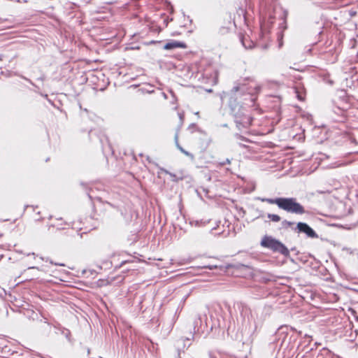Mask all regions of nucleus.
<instances>
[{"label":"nucleus","instance_id":"nucleus-23","mask_svg":"<svg viewBox=\"0 0 358 358\" xmlns=\"http://www.w3.org/2000/svg\"><path fill=\"white\" fill-rule=\"evenodd\" d=\"M50 264H53V262L52 261H50ZM54 264L55 265H59V266H64V264H57V263H54Z\"/></svg>","mask_w":358,"mask_h":358},{"label":"nucleus","instance_id":"nucleus-22","mask_svg":"<svg viewBox=\"0 0 358 358\" xmlns=\"http://www.w3.org/2000/svg\"><path fill=\"white\" fill-rule=\"evenodd\" d=\"M208 355L210 358H215L212 352H209Z\"/></svg>","mask_w":358,"mask_h":358},{"label":"nucleus","instance_id":"nucleus-20","mask_svg":"<svg viewBox=\"0 0 358 358\" xmlns=\"http://www.w3.org/2000/svg\"><path fill=\"white\" fill-rule=\"evenodd\" d=\"M206 268H208L209 269L213 270L214 268H216L217 266H215V265H209V266H206Z\"/></svg>","mask_w":358,"mask_h":358},{"label":"nucleus","instance_id":"nucleus-14","mask_svg":"<svg viewBox=\"0 0 358 358\" xmlns=\"http://www.w3.org/2000/svg\"><path fill=\"white\" fill-rule=\"evenodd\" d=\"M294 223L293 222L287 221V220H285L282 221L281 226H282V229H287L289 227H292V225H294Z\"/></svg>","mask_w":358,"mask_h":358},{"label":"nucleus","instance_id":"nucleus-3","mask_svg":"<svg viewBox=\"0 0 358 358\" xmlns=\"http://www.w3.org/2000/svg\"><path fill=\"white\" fill-rule=\"evenodd\" d=\"M260 245L262 248H267L273 252L280 253L285 257L289 255L288 248L280 241L271 236L265 235L262 238Z\"/></svg>","mask_w":358,"mask_h":358},{"label":"nucleus","instance_id":"nucleus-9","mask_svg":"<svg viewBox=\"0 0 358 358\" xmlns=\"http://www.w3.org/2000/svg\"><path fill=\"white\" fill-rule=\"evenodd\" d=\"M161 171L162 172L165 173L166 174L169 175L171 177V178H172L171 179L172 181H173V182H178L179 180H182L183 178H184V176H183L182 173H181V176H178L176 174L169 171L168 170H166L165 169L162 168Z\"/></svg>","mask_w":358,"mask_h":358},{"label":"nucleus","instance_id":"nucleus-8","mask_svg":"<svg viewBox=\"0 0 358 358\" xmlns=\"http://www.w3.org/2000/svg\"><path fill=\"white\" fill-rule=\"evenodd\" d=\"M331 105H332L331 107V111L336 115H337L338 117H343L344 115V113H345L344 108L340 106L336 105V103L334 101H332Z\"/></svg>","mask_w":358,"mask_h":358},{"label":"nucleus","instance_id":"nucleus-5","mask_svg":"<svg viewBox=\"0 0 358 358\" xmlns=\"http://www.w3.org/2000/svg\"><path fill=\"white\" fill-rule=\"evenodd\" d=\"M241 315L243 316L244 322H245V317H248V323L250 325L249 329H248V334H250L251 336H252L257 331V327L255 322H254L253 327H252V325H251V320L249 317L250 315L249 308H248V307H246V306H242L241 310Z\"/></svg>","mask_w":358,"mask_h":358},{"label":"nucleus","instance_id":"nucleus-12","mask_svg":"<svg viewBox=\"0 0 358 358\" xmlns=\"http://www.w3.org/2000/svg\"><path fill=\"white\" fill-rule=\"evenodd\" d=\"M241 43L245 49H252L254 47V43L245 37L241 38Z\"/></svg>","mask_w":358,"mask_h":358},{"label":"nucleus","instance_id":"nucleus-4","mask_svg":"<svg viewBox=\"0 0 358 358\" xmlns=\"http://www.w3.org/2000/svg\"><path fill=\"white\" fill-rule=\"evenodd\" d=\"M293 230L296 233L306 234L308 238H318L317 234L306 222H298L296 227H294Z\"/></svg>","mask_w":358,"mask_h":358},{"label":"nucleus","instance_id":"nucleus-26","mask_svg":"<svg viewBox=\"0 0 358 358\" xmlns=\"http://www.w3.org/2000/svg\"><path fill=\"white\" fill-rule=\"evenodd\" d=\"M162 94H163V96H164L165 99H167V96H166V94L164 92H163V93H162Z\"/></svg>","mask_w":358,"mask_h":358},{"label":"nucleus","instance_id":"nucleus-10","mask_svg":"<svg viewBox=\"0 0 358 358\" xmlns=\"http://www.w3.org/2000/svg\"><path fill=\"white\" fill-rule=\"evenodd\" d=\"M294 92L299 100L303 101L305 99V92L303 90V87L296 86L294 87Z\"/></svg>","mask_w":358,"mask_h":358},{"label":"nucleus","instance_id":"nucleus-2","mask_svg":"<svg viewBox=\"0 0 358 358\" xmlns=\"http://www.w3.org/2000/svg\"><path fill=\"white\" fill-rule=\"evenodd\" d=\"M261 201L269 204H275L279 208L289 213L303 215L306 213L303 206L293 197L263 198Z\"/></svg>","mask_w":358,"mask_h":358},{"label":"nucleus","instance_id":"nucleus-7","mask_svg":"<svg viewBox=\"0 0 358 358\" xmlns=\"http://www.w3.org/2000/svg\"><path fill=\"white\" fill-rule=\"evenodd\" d=\"M186 48L187 45L183 42L172 41V42H169V43H166L165 45L164 46V48L165 50H173L175 48Z\"/></svg>","mask_w":358,"mask_h":358},{"label":"nucleus","instance_id":"nucleus-24","mask_svg":"<svg viewBox=\"0 0 358 358\" xmlns=\"http://www.w3.org/2000/svg\"><path fill=\"white\" fill-rule=\"evenodd\" d=\"M193 338H194V334L192 335V338L187 337L186 340L189 341H190L191 339H193Z\"/></svg>","mask_w":358,"mask_h":358},{"label":"nucleus","instance_id":"nucleus-6","mask_svg":"<svg viewBox=\"0 0 358 358\" xmlns=\"http://www.w3.org/2000/svg\"><path fill=\"white\" fill-rule=\"evenodd\" d=\"M287 327H281L278 329V331L275 333V336L278 338L277 342L280 343V346L283 345L287 336Z\"/></svg>","mask_w":358,"mask_h":358},{"label":"nucleus","instance_id":"nucleus-15","mask_svg":"<svg viewBox=\"0 0 358 358\" xmlns=\"http://www.w3.org/2000/svg\"><path fill=\"white\" fill-rule=\"evenodd\" d=\"M175 143H176V145L177 147V148L181 152H182V150H184V148L180 146V145L178 143V134H176L175 136Z\"/></svg>","mask_w":358,"mask_h":358},{"label":"nucleus","instance_id":"nucleus-19","mask_svg":"<svg viewBox=\"0 0 358 358\" xmlns=\"http://www.w3.org/2000/svg\"><path fill=\"white\" fill-rule=\"evenodd\" d=\"M235 136H236L238 139H241V140H243V141H246V139H245L243 136H241V135H239V134H236Z\"/></svg>","mask_w":358,"mask_h":358},{"label":"nucleus","instance_id":"nucleus-28","mask_svg":"<svg viewBox=\"0 0 358 358\" xmlns=\"http://www.w3.org/2000/svg\"><path fill=\"white\" fill-rule=\"evenodd\" d=\"M99 358H102V357H99Z\"/></svg>","mask_w":358,"mask_h":358},{"label":"nucleus","instance_id":"nucleus-27","mask_svg":"<svg viewBox=\"0 0 358 358\" xmlns=\"http://www.w3.org/2000/svg\"><path fill=\"white\" fill-rule=\"evenodd\" d=\"M180 341H183V340L178 341V345H179V343H180Z\"/></svg>","mask_w":358,"mask_h":358},{"label":"nucleus","instance_id":"nucleus-11","mask_svg":"<svg viewBox=\"0 0 358 358\" xmlns=\"http://www.w3.org/2000/svg\"><path fill=\"white\" fill-rule=\"evenodd\" d=\"M201 319L200 317H197L194 319V322H193V331H194V334H196V333H199V329H200V327L201 325Z\"/></svg>","mask_w":358,"mask_h":358},{"label":"nucleus","instance_id":"nucleus-13","mask_svg":"<svg viewBox=\"0 0 358 358\" xmlns=\"http://www.w3.org/2000/svg\"><path fill=\"white\" fill-rule=\"evenodd\" d=\"M268 218L274 222L280 221L281 218L278 215L268 213L267 215Z\"/></svg>","mask_w":358,"mask_h":358},{"label":"nucleus","instance_id":"nucleus-17","mask_svg":"<svg viewBox=\"0 0 358 358\" xmlns=\"http://www.w3.org/2000/svg\"><path fill=\"white\" fill-rule=\"evenodd\" d=\"M184 155H185L186 156H187L188 157H189L192 160H194V156L193 154H192L191 152L185 150L184 149V150H182V152Z\"/></svg>","mask_w":358,"mask_h":358},{"label":"nucleus","instance_id":"nucleus-18","mask_svg":"<svg viewBox=\"0 0 358 358\" xmlns=\"http://www.w3.org/2000/svg\"><path fill=\"white\" fill-rule=\"evenodd\" d=\"M230 163H231V160L227 158L224 161L220 162V164L221 166H224L225 164H230Z\"/></svg>","mask_w":358,"mask_h":358},{"label":"nucleus","instance_id":"nucleus-16","mask_svg":"<svg viewBox=\"0 0 358 358\" xmlns=\"http://www.w3.org/2000/svg\"><path fill=\"white\" fill-rule=\"evenodd\" d=\"M175 143H176V145L177 147V148L181 152H182V150H184V148L180 146V145L178 143V134H176L175 136Z\"/></svg>","mask_w":358,"mask_h":358},{"label":"nucleus","instance_id":"nucleus-1","mask_svg":"<svg viewBox=\"0 0 358 358\" xmlns=\"http://www.w3.org/2000/svg\"><path fill=\"white\" fill-rule=\"evenodd\" d=\"M260 87L256 85L237 83L230 92L229 107L238 129H247L252 118L243 105L253 106Z\"/></svg>","mask_w":358,"mask_h":358},{"label":"nucleus","instance_id":"nucleus-25","mask_svg":"<svg viewBox=\"0 0 358 358\" xmlns=\"http://www.w3.org/2000/svg\"><path fill=\"white\" fill-rule=\"evenodd\" d=\"M67 332L66 333V337L68 338L69 335L70 334V331H66Z\"/></svg>","mask_w":358,"mask_h":358},{"label":"nucleus","instance_id":"nucleus-21","mask_svg":"<svg viewBox=\"0 0 358 358\" xmlns=\"http://www.w3.org/2000/svg\"><path fill=\"white\" fill-rule=\"evenodd\" d=\"M178 115H179V118L180 120L181 123H182L183 119H184V115L182 113H179Z\"/></svg>","mask_w":358,"mask_h":358}]
</instances>
